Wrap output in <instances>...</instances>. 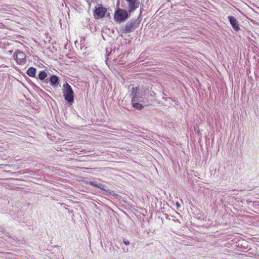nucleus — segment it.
Here are the masks:
<instances>
[{"label":"nucleus","mask_w":259,"mask_h":259,"mask_svg":"<svg viewBox=\"0 0 259 259\" xmlns=\"http://www.w3.org/2000/svg\"><path fill=\"white\" fill-rule=\"evenodd\" d=\"M150 95L152 97H154L155 96V93L153 91H151V92H150Z\"/></svg>","instance_id":"14"},{"label":"nucleus","mask_w":259,"mask_h":259,"mask_svg":"<svg viewBox=\"0 0 259 259\" xmlns=\"http://www.w3.org/2000/svg\"><path fill=\"white\" fill-rule=\"evenodd\" d=\"M122 250H123V252H127L128 251V248H123Z\"/></svg>","instance_id":"16"},{"label":"nucleus","mask_w":259,"mask_h":259,"mask_svg":"<svg viewBox=\"0 0 259 259\" xmlns=\"http://www.w3.org/2000/svg\"><path fill=\"white\" fill-rule=\"evenodd\" d=\"M87 184L97 187L103 190H106L105 186L103 184L98 183L97 181H89L87 182Z\"/></svg>","instance_id":"9"},{"label":"nucleus","mask_w":259,"mask_h":259,"mask_svg":"<svg viewBox=\"0 0 259 259\" xmlns=\"http://www.w3.org/2000/svg\"><path fill=\"white\" fill-rule=\"evenodd\" d=\"M15 59L17 62L20 64H23L26 62L25 55L21 51L16 52L15 53Z\"/></svg>","instance_id":"6"},{"label":"nucleus","mask_w":259,"mask_h":259,"mask_svg":"<svg viewBox=\"0 0 259 259\" xmlns=\"http://www.w3.org/2000/svg\"><path fill=\"white\" fill-rule=\"evenodd\" d=\"M130 13L126 8H117L114 15V20L117 23L125 21L130 17Z\"/></svg>","instance_id":"2"},{"label":"nucleus","mask_w":259,"mask_h":259,"mask_svg":"<svg viewBox=\"0 0 259 259\" xmlns=\"http://www.w3.org/2000/svg\"><path fill=\"white\" fill-rule=\"evenodd\" d=\"M138 27V23L136 20L132 19L128 21L120 29L122 33H130L133 32Z\"/></svg>","instance_id":"5"},{"label":"nucleus","mask_w":259,"mask_h":259,"mask_svg":"<svg viewBox=\"0 0 259 259\" xmlns=\"http://www.w3.org/2000/svg\"><path fill=\"white\" fill-rule=\"evenodd\" d=\"M47 76H48L47 73L44 70L39 71V72L38 73V78L40 80H44L47 77Z\"/></svg>","instance_id":"12"},{"label":"nucleus","mask_w":259,"mask_h":259,"mask_svg":"<svg viewBox=\"0 0 259 259\" xmlns=\"http://www.w3.org/2000/svg\"><path fill=\"white\" fill-rule=\"evenodd\" d=\"M139 0H122L121 6L128 10L130 13H133L139 7Z\"/></svg>","instance_id":"3"},{"label":"nucleus","mask_w":259,"mask_h":259,"mask_svg":"<svg viewBox=\"0 0 259 259\" xmlns=\"http://www.w3.org/2000/svg\"><path fill=\"white\" fill-rule=\"evenodd\" d=\"M123 243L125 245H129L130 244V242L127 240H125V239H123Z\"/></svg>","instance_id":"13"},{"label":"nucleus","mask_w":259,"mask_h":259,"mask_svg":"<svg viewBox=\"0 0 259 259\" xmlns=\"http://www.w3.org/2000/svg\"><path fill=\"white\" fill-rule=\"evenodd\" d=\"M228 19L232 27L236 31H238L240 28L239 27V23L238 21L237 20V19L231 16H228Z\"/></svg>","instance_id":"7"},{"label":"nucleus","mask_w":259,"mask_h":259,"mask_svg":"<svg viewBox=\"0 0 259 259\" xmlns=\"http://www.w3.org/2000/svg\"><path fill=\"white\" fill-rule=\"evenodd\" d=\"M96 0H89V1H91V2H95Z\"/></svg>","instance_id":"17"},{"label":"nucleus","mask_w":259,"mask_h":259,"mask_svg":"<svg viewBox=\"0 0 259 259\" xmlns=\"http://www.w3.org/2000/svg\"><path fill=\"white\" fill-rule=\"evenodd\" d=\"M176 205H177V209H178L180 207V204L179 202H177L176 203Z\"/></svg>","instance_id":"15"},{"label":"nucleus","mask_w":259,"mask_h":259,"mask_svg":"<svg viewBox=\"0 0 259 259\" xmlns=\"http://www.w3.org/2000/svg\"><path fill=\"white\" fill-rule=\"evenodd\" d=\"M36 69L34 67H30L27 71V74L31 77H35L36 74Z\"/></svg>","instance_id":"11"},{"label":"nucleus","mask_w":259,"mask_h":259,"mask_svg":"<svg viewBox=\"0 0 259 259\" xmlns=\"http://www.w3.org/2000/svg\"><path fill=\"white\" fill-rule=\"evenodd\" d=\"M132 95L133 96L132 102L133 107L137 109H142L143 106L139 103H137V102L145 103L146 95L145 93H143L142 89L140 87L133 88Z\"/></svg>","instance_id":"1"},{"label":"nucleus","mask_w":259,"mask_h":259,"mask_svg":"<svg viewBox=\"0 0 259 259\" xmlns=\"http://www.w3.org/2000/svg\"><path fill=\"white\" fill-rule=\"evenodd\" d=\"M50 82L52 86L54 87H57L59 83L58 77L55 75H52L50 78Z\"/></svg>","instance_id":"10"},{"label":"nucleus","mask_w":259,"mask_h":259,"mask_svg":"<svg viewBox=\"0 0 259 259\" xmlns=\"http://www.w3.org/2000/svg\"><path fill=\"white\" fill-rule=\"evenodd\" d=\"M63 93L65 100L69 103L72 104L74 101V93L71 86L67 82L63 85Z\"/></svg>","instance_id":"4"},{"label":"nucleus","mask_w":259,"mask_h":259,"mask_svg":"<svg viewBox=\"0 0 259 259\" xmlns=\"http://www.w3.org/2000/svg\"><path fill=\"white\" fill-rule=\"evenodd\" d=\"M106 12V9L103 7H99L95 11V16L98 19L103 18L105 16Z\"/></svg>","instance_id":"8"}]
</instances>
